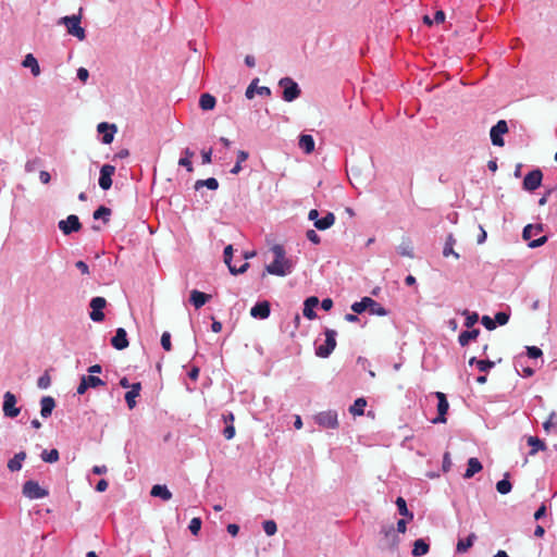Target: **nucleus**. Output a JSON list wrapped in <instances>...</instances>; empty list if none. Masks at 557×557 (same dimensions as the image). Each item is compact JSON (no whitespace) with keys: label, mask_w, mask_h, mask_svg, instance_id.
<instances>
[{"label":"nucleus","mask_w":557,"mask_h":557,"mask_svg":"<svg viewBox=\"0 0 557 557\" xmlns=\"http://www.w3.org/2000/svg\"><path fill=\"white\" fill-rule=\"evenodd\" d=\"M274 259L270 264L265 265L267 273L276 276H286L295 269V262L286 257L285 249L282 245H274L271 248Z\"/></svg>","instance_id":"obj_1"},{"label":"nucleus","mask_w":557,"mask_h":557,"mask_svg":"<svg viewBox=\"0 0 557 557\" xmlns=\"http://www.w3.org/2000/svg\"><path fill=\"white\" fill-rule=\"evenodd\" d=\"M81 20V14H73L61 17L59 24L64 25L70 35L76 37L78 40H84L86 38V30L82 27Z\"/></svg>","instance_id":"obj_2"},{"label":"nucleus","mask_w":557,"mask_h":557,"mask_svg":"<svg viewBox=\"0 0 557 557\" xmlns=\"http://www.w3.org/2000/svg\"><path fill=\"white\" fill-rule=\"evenodd\" d=\"M278 86L283 89L282 98L286 102H292L300 96L299 85L290 77L281 78Z\"/></svg>","instance_id":"obj_3"},{"label":"nucleus","mask_w":557,"mask_h":557,"mask_svg":"<svg viewBox=\"0 0 557 557\" xmlns=\"http://www.w3.org/2000/svg\"><path fill=\"white\" fill-rule=\"evenodd\" d=\"M325 342L315 348V355L321 358H327L336 347L337 332L332 329H326L324 332Z\"/></svg>","instance_id":"obj_4"},{"label":"nucleus","mask_w":557,"mask_h":557,"mask_svg":"<svg viewBox=\"0 0 557 557\" xmlns=\"http://www.w3.org/2000/svg\"><path fill=\"white\" fill-rule=\"evenodd\" d=\"M314 422L324 429H337L338 416L335 410L321 411L314 416Z\"/></svg>","instance_id":"obj_5"},{"label":"nucleus","mask_w":557,"mask_h":557,"mask_svg":"<svg viewBox=\"0 0 557 557\" xmlns=\"http://www.w3.org/2000/svg\"><path fill=\"white\" fill-rule=\"evenodd\" d=\"M23 495L29 499H40L47 497L49 492L41 487L37 481L28 480L23 484Z\"/></svg>","instance_id":"obj_6"},{"label":"nucleus","mask_w":557,"mask_h":557,"mask_svg":"<svg viewBox=\"0 0 557 557\" xmlns=\"http://www.w3.org/2000/svg\"><path fill=\"white\" fill-rule=\"evenodd\" d=\"M508 132V125L505 120H499L490 131L491 141L494 146L503 147L505 145L503 136Z\"/></svg>","instance_id":"obj_7"},{"label":"nucleus","mask_w":557,"mask_h":557,"mask_svg":"<svg viewBox=\"0 0 557 557\" xmlns=\"http://www.w3.org/2000/svg\"><path fill=\"white\" fill-rule=\"evenodd\" d=\"M16 397L11 392H5L3 395L2 410L4 417L15 418L20 414L21 408L16 407Z\"/></svg>","instance_id":"obj_8"},{"label":"nucleus","mask_w":557,"mask_h":557,"mask_svg":"<svg viewBox=\"0 0 557 557\" xmlns=\"http://www.w3.org/2000/svg\"><path fill=\"white\" fill-rule=\"evenodd\" d=\"M89 306L91 311L89 318L94 322H102L104 320L103 309L107 306V300L103 297L97 296L91 298Z\"/></svg>","instance_id":"obj_9"},{"label":"nucleus","mask_w":557,"mask_h":557,"mask_svg":"<svg viewBox=\"0 0 557 557\" xmlns=\"http://www.w3.org/2000/svg\"><path fill=\"white\" fill-rule=\"evenodd\" d=\"M435 397L437 398V417L432 420V423L440 424L446 422V414L449 409V404L446 398V395L442 392H435Z\"/></svg>","instance_id":"obj_10"},{"label":"nucleus","mask_w":557,"mask_h":557,"mask_svg":"<svg viewBox=\"0 0 557 557\" xmlns=\"http://www.w3.org/2000/svg\"><path fill=\"white\" fill-rule=\"evenodd\" d=\"M223 257H224V262H225V264L227 265V268L230 270V273L233 274V275L243 274L249 268V263L247 261L242 263L240 268H237L236 265L232 264V260H233V246L232 245H227L224 248Z\"/></svg>","instance_id":"obj_11"},{"label":"nucleus","mask_w":557,"mask_h":557,"mask_svg":"<svg viewBox=\"0 0 557 557\" xmlns=\"http://www.w3.org/2000/svg\"><path fill=\"white\" fill-rule=\"evenodd\" d=\"M58 227L64 235H70L78 232L82 228V224L76 214H70L65 220L59 221Z\"/></svg>","instance_id":"obj_12"},{"label":"nucleus","mask_w":557,"mask_h":557,"mask_svg":"<svg viewBox=\"0 0 557 557\" xmlns=\"http://www.w3.org/2000/svg\"><path fill=\"white\" fill-rule=\"evenodd\" d=\"M543 181V173L540 169L530 171L523 180V188L528 191L537 189Z\"/></svg>","instance_id":"obj_13"},{"label":"nucleus","mask_w":557,"mask_h":557,"mask_svg":"<svg viewBox=\"0 0 557 557\" xmlns=\"http://www.w3.org/2000/svg\"><path fill=\"white\" fill-rule=\"evenodd\" d=\"M115 172V166L111 164H103L100 169L99 186L103 190H108L112 186V175Z\"/></svg>","instance_id":"obj_14"},{"label":"nucleus","mask_w":557,"mask_h":557,"mask_svg":"<svg viewBox=\"0 0 557 557\" xmlns=\"http://www.w3.org/2000/svg\"><path fill=\"white\" fill-rule=\"evenodd\" d=\"M97 131L102 135L101 141L104 145H109L113 141L114 134L116 133V126L107 122H101L97 126Z\"/></svg>","instance_id":"obj_15"},{"label":"nucleus","mask_w":557,"mask_h":557,"mask_svg":"<svg viewBox=\"0 0 557 557\" xmlns=\"http://www.w3.org/2000/svg\"><path fill=\"white\" fill-rule=\"evenodd\" d=\"M222 420L224 423V429L222 430V434L226 440H232L235 436L234 413L232 411L224 412L222 414Z\"/></svg>","instance_id":"obj_16"},{"label":"nucleus","mask_w":557,"mask_h":557,"mask_svg":"<svg viewBox=\"0 0 557 557\" xmlns=\"http://www.w3.org/2000/svg\"><path fill=\"white\" fill-rule=\"evenodd\" d=\"M271 313V307L269 301H258L251 309H250V315L255 319L264 320L269 318Z\"/></svg>","instance_id":"obj_17"},{"label":"nucleus","mask_w":557,"mask_h":557,"mask_svg":"<svg viewBox=\"0 0 557 557\" xmlns=\"http://www.w3.org/2000/svg\"><path fill=\"white\" fill-rule=\"evenodd\" d=\"M128 338L125 329L117 327L114 336L111 338V345L116 350H123L128 347Z\"/></svg>","instance_id":"obj_18"},{"label":"nucleus","mask_w":557,"mask_h":557,"mask_svg":"<svg viewBox=\"0 0 557 557\" xmlns=\"http://www.w3.org/2000/svg\"><path fill=\"white\" fill-rule=\"evenodd\" d=\"M319 305V298L317 296H310L304 301V317L308 320H314L318 315L314 308Z\"/></svg>","instance_id":"obj_19"},{"label":"nucleus","mask_w":557,"mask_h":557,"mask_svg":"<svg viewBox=\"0 0 557 557\" xmlns=\"http://www.w3.org/2000/svg\"><path fill=\"white\" fill-rule=\"evenodd\" d=\"M258 82H259V79L255 78L251 81V83L247 87L246 92H245V96L247 99H252L256 92L259 94L260 96H270L271 95V89L267 86L258 87L257 86Z\"/></svg>","instance_id":"obj_20"},{"label":"nucleus","mask_w":557,"mask_h":557,"mask_svg":"<svg viewBox=\"0 0 557 557\" xmlns=\"http://www.w3.org/2000/svg\"><path fill=\"white\" fill-rule=\"evenodd\" d=\"M140 391H141V384H140V382H136V383H133L131 386V389L128 392H126L125 401L129 409L135 408V406H136L135 398L139 396Z\"/></svg>","instance_id":"obj_21"},{"label":"nucleus","mask_w":557,"mask_h":557,"mask_svg":"<svg viewBox=\"0 0 557 557\" xmlns=\"http://www.w3.org/2000/svg\"><path fill=\"white\" fill-rule=\"evenodd\" d=\"M483 466L481 461L475 458L471 457L468 459L467 469L463 473V479H471L474 474L479 473L482 470Z\"/></svg>","instance_id":"obj_22"},{"label":"nucleus","mask_w":557,"mask_h":557,"mask_svg":"<svg viewBox=\"0 0 557 557\" xmlns=\"http://www.w3.org/2000/svg\"><path fill=\"white\" fill-rule=\"evenodd\" d=\"M298 146L306 154H310L314 151L315 143L311 135L301 134L299 136Z\"/></svg>","instance_id":"obj_23"},{"label":"nucleus","mask_w":557,"mask_h":557,"mask_svg":"<svg viewBox=\"0 0 557 557\" xmlns=\"http://www.w3.org/2000/svg\"><path fill=\"white\" fill-rule=\"evenodd\" d=\"M40 414L42 418L47 419L51 416L55 407V400L51 396H44L40 400Z\"/></svg>","instance_id":"obj_24"},{"label":"nucleus","mask_w":557,"mask_h":557,"mask_svg":"<svg viewBox=\"0 0 557 557\" xmlns=\"http://www.w3.org/2000/svg\"><path fill=\"white\" fill-rule=\"evenodd\" d=\"M22 65L26 69H29L30 73L35 77L40 74V66L38 64V61L32 53L25 55Z\"/></svg>","instance_id":"obj_25"},{"label":"nucleus","mask_w":557,"mask_h":557,"mask_svg":"<svg viewBox=\"0 0 557 557\" xmlns=\"http://www.w3.org/2000/svg\"><path fill=\"white\" fill-rule=\"evenodd\" d=\"M210 296L200 290L194 289L190 293V302L194 305L196 309L201 308L209 300Z\"/></svg>","instance_id":"obj_26"},{"label":"nucleus","mask_w":557,"mask_h":557,"mask_svg":"<svg viewBox=\"0 0 557 557\" xmlns=\"http://www.w3.org/2000/svg\"><path fill=\"white\" fill-rule=\"evenodd\" d=\"M476 540L475 533H470L466 539H460L456 546L457 554L466 553L470 547L473 546Z\"/></svg>","instance_id":"obj_27"},{"label":"nucleus","mask_w":557,"mask_h":557,"mask_svg":"<svg viewBox=\"0 0 557 557\" xmlns=\"http://www.w3.org/2000/svg\"><path fill=\"white\" fill-rule=\"evenodd\" d=\"M150 495L153 497H159L162 500H170L172 498V493L168 486L161 484L153 485L150 491Z\"/></svg>","instance_id":"obj_28"},{"label":"nucleus","mask_w":557,"mask_h":557,"mask_svg":"<svg viewBox=\"0 0 557 557\" xmlns=\"http://www.w3.org/2000/svg\"><path fill=\"white\" fill-rule=\"evenodd\" d=\"M479 335H480L479 329L462 331L458 336V343L460 346L465 347L470 343V341L476 339V337Z\"/></svg>","instance_id":"obj_29"},{"label":"nucleus","mask_w":557,"mask_h":557,"mask_svg":"<svg viewBox=\"0 0 557 557\" xmlns=\"http://www.w3.org/2000/svg\"><path fill=\"white\" fill-rule=\"evenodd\" d=\"M382 533L389 541V548L395 549L398 546L399 539L396 534L395 528L393 524L383 527Z\"/></svg>","instance_id":"obj_30"},{"label":"nucleus","mask_w":557,"mask_h":557,"mask_svg":"<svg viewBox=\"0 0 557 557\" xmlns=\"http://www.w3.org/2000/svg\"><path fill=\"white\" fill-rule=\"evenodd\" d=\"M429 550H430L429 543H426V541L423 539H418L413 543V548H412L411 554L414 557H421V556L426 555L429 553Z\"/></svg>","instance_id":"obj_31"},{"label":"nucleus","mask_w":557,"mask_h":557,"mask_svg":"<svg viewBox=\"0 0 557 557\" xmlns=\"http://www.w3.org/2000/svg\"><path fill=\"white\" fill-rule=\"evenodd\" d=\"M26 458V453L25 451H20V453H16L14 455L13 458H11L9 461H8V469L11 471V472H16V471H20L22 469V463L23 461L25 460Z\"/></svg>","instance_id":"obj_32"},{"label":"nucleus","mask_w":557,"mask_h":557,"mask_svg":"<svg viewBox=\"0 0 557 557\" xmlns=\"http://www.w3.org/2000/svg\"><path fill=\"white\" fill-rule=\"evenodd\" d=\"M335 223V215L332 212H327L324 216L319 218L315 221L314 227L319 231H325L330 228Z\"/></svg>","instance_id":"obj_33"},{"label":"nucleus","mask_w":557,"mask_h":557,"mask_svg":"<svg viewBox=\"0 0 557 557\" xmlns=\"http://www.w3.org/2000/svg\"><path fill=\"white\" fill-rule=\"evenodd\" d=\"M182 153L183 157L180 158L178 165L185 168L187 172H193L194 168L190 159L194 157L195 152L189 148H185Z\"/></svg>","instance_id":"obj_34"},{"label":"nucleus","mask_w":557,"mask_h":557,"mask_svg":"<svg viewBox=\"0 0 557 557\" xmlns=\"http://www.w3.org/2000/svg\"><path fill=\"white\" fill-rule=\"evenodd\" d=\"M455 244H456V239H455L454 235L451 233L448 234L446 237V240H445L444 248H443L444 257L454 256L456 259L460 258L459 253L454 250Z\"/></svg>","instance_id":"obj_35"},{"label":"nucleus","mask_w":557,"mask_h":557,"mask_svg":"<svg viewBox=\"0 0 557 557\" xmlns=\"http://www.w3.org/2000/svg\"><path fill=\"white\" fill-rule=\"evenodd\" d=\"M524 358L520 357L516 359L515 367L519 375L523 377H530L534 374V369L529 366H523Z\"/></svg>","instance_id":"obj_36"},{"label":"nucleus","mask_w":557,"mask_h":557,"mask_svg":"<svg viewBox=\"0 0 557 557\" xmlns=\"http://www.w3.org/2000/svg\"><path fill=\"white\" fill-rule=\"evenodd\" d=\"M216 100L210 94H202L199 98V107L203 111L212 110L215 107Z\"/></svg>","instance_id":"obj_37"},{"label":"nucleus","mask_w":557,"mask_h":557,"mask_svg":"<svg viewBox=\"0 0 557 557\" xmlns=\"http://www.w3.org/2000/svg\"><path fill=\"white\" fill-rule=\"evenodd\" d=\"M542 231V224H528L523 227L522 237L523 239L529 240L532 236L540 234Z\"/></svg>","instance_id":"obj_38"},{"label":"nucleus","mask_w":557,"mask_h":557,"mask_svg":"<svg viewBox=\"0 0 557 557\" xmlns=\"http://www.w3.org/2000/svg\"><path fill=\"white\" fill-rule=\"evenodd\" d=\"M201 187H207L210 190H216L219 188V182L215 177L196 181L195 189L199 190Z\"/></svg>","instance_id":"obj_39"},{"label":"nucleus","mask_w":557,"mask_h":557,"mask_svg":"<svg viewBox=\"0 0 557 557\" xmlns=\"http://www.w3.org/2000/svg\"><path fill=\"white\" fill-rule=\"evenodd\" d=\"M371 305V297H362L360 301H356L351 305V310L357 313L361 314L366 310H369V307Z\"/></svg>","instance_id":"obj_40"},{"label":"nucleus","mask_w":557,"mask_h":557,"mask_svg":"<svg viewBox=\"0 0 557 557\" xmlns=\"http://www.w3.org/2000/svg\"><path fill=\"white\" fill-rule=\"evenodd\" d=\"M367 406V400L363 397L357 398L354 404L349 407V412L352 416H362L364 413V408Z\"/></svg>","instance_id":"obj_41"},{"label":"nucleus","mask_w":557,"mask_h":557,"mask_svg":"<svg viewBox=\"0 0 557 557\" xmlns=\"http://www.w3.org/2000/svg\"><path fill=\"white\" fill-rule=\"evenodd\" d=\"M111 216V209L106 206L98 207L94 213L92 218L95 220H102L103 223H108Z\"/></svg>","instance_id":"obj_42"},{"label":"nucleus","mask_w":557,"mask_h":557,"mask_svg":"<svg viewBox=\"0 0 557 557\" xmlns=\"http://www.w3.org/2000/svg\"><path fill=\"white\" fill-rule=\"evenodd\" d=\"M528 445L531 446L530 455H534L539 450L546 449L545 443L536 436H529Z\"/></svg>","instance_id":"obj_43"},{"label":"nucleus","mask_w":557,"mask_h":557,"mask_svg":"<svg viewBox=\"0 0 557 557\" xmlns=\"http://www.w3.org/2000/svg\"><path fill=\"white\" fill-rule=\"evenodd\" d=\"M395 504L397 506V510H398L399 515L406 517L408 520L413 519V513L411 511H409V509L407 507V503L401 496L396 498Z\"/></svg>","instance_id":"obj_44"},{"label":"nucleus","mask_w":557,"mask_h":557,"mask_svg":"<svg viewBox=\"0 0 557 557\" xmlns=\"http://www.w3.org/2000/svg\"><path fill=\"white\" fill-rule=\"evenodd\" d=\"M370 314L386 317L388 314V310L385 309L382 305L371 298V305L369 307Z\"/></svg>","instance_id":"obj_45"},{"label":"nucleus","mask_w":557,"mask_h":557,"mask_svg":"<svg viewBox=\"0 0 557 557\" xmlns=\"http://www.w3.org/2000/svg\"><path fill=\"white\" fill-rule=\"evenodd\" d=\"M59 457H60L59 451L55 448H52L50 450L45 449L41 453V459L48 463L57 462L59 460Z\"/></svg>","instance_id":"obj_46"},{"label":"nucleus","mask_w":557,"mask_h":557,"mask_svg":"<svg viewBox=\"0 0 557 557\" xmlns=\"http://www.w3.org/2000/svg\"><path fill=\"white\" fill-rule=\"evenodd\" d=\"M511 488H512V484L507 479V474L505 475L504 479H502L500 481H498L496 483V490L502 495H506V494L510 493Z\"/></svg>","instance_id":"obj_47"},{"label":"nucleus","mask_w":557,"mask_h":557,"mask_svg":"<svg viewBox=\"0 0 557 557\" xmlns=\"http://www.w3.org/2000/svg\"><path fill=\"white\" fill-rule=\"evenodd\" d=\"M82 377L84 379L89 388H97L99 386L106 385V382L96 375L89 374L83 375Z\"/></svg>","instance_id":"obj_48"},{"label":"nucleus","mask_w":557,"mask_h":557,"mask_svg":"<svg viewBox=\"0 0 557 557\" xmlns=\"http://www.w3.org/2000/svg\"><path fill=\"white\" fill-rule=\"evenodd\" d=\"M397 252L400 255V256H404V257H409V258H413L414 255H413V248L412 246L410 245L409 242H403L398 247H397Z\"/></svg>","instance_id":"obj_49"},{"label":"nucleus","mask_w":557,"mask_h":557,"mask_svg":"<svg viewBox=\"0 0 557 557\" xmlns=\"http://www.w3.org/2000/svg\"><path fill=\"white\" fill-rule=\"evenodd\" d=\"M462 314L466 315L465 326L467 329L472 327L479 321V314L476 312H469L468 310H465Z\"/></svg>","instance_id":"obj_50"},{"label":"nucleus","mask_w":557,"mask_h":557,"mask_svg":"<svg viewBox=\"0 0 557 557\" xmlns=\"http://www.w3.org/2000/svg\"><path fill=\"white\" fill-rule=\"evenodd\" d=\"M262 528H263L264 533L268 536L274 535L276 533V531H277V525H276V522L274 520H265L262 523Z\"/></svg>","instance_id":"obj_51"},{"label":"nucleus","mask_w":557,"mask_h":557,"mask_svg":"<svg viewBox=\"0 0 557 557\" xmlns=\"http://www.w3.org/2000/svg\"><path fill=\"white\" fill-rule=\"evenodd\" d=\"M50 385H51V377H50L48 371H46L42 375H40L38 377L37 386L40 389H47L50 387Z\"/></svg>","instance_id":"obj_52"},{"label":"nucleus","mask_w":557,"mask_h":557,"mask_svg":"<svg viewBox=\"0 0 557 557\" xmlns=\"http://www.w3.org/2000/svg\"><path fill=\"white\" fill-rule=\"evenodd\" d=\"M510 318V311H498L495 317L494 321L496 322V325H505L508 323Z\"/></svg>","instance_id":"obj_53"},{"label":"nucleus","mask_w":557,"mask_h":557,"mask_svg":"<svg viewBox=\"0 0 557 557\" xmlns=\"http://www.w3.org/2000/svg\"><path fill=\"white\" fill-rule=\"evenodd\" d=\"M202 521L200 518H193L189 522L188 529L193 535H197L201 529Z\"/></svg>","instance_id":"obj_54"},{"label":"nucleus","mask_w":557,"mask_h":557,"mask_svg":"<svg viewBox=\"0 0 557 557\" xmlns=\"http://www.w3.org/2000/svg\"><path fill=\"white\" fill-rule=\"evenodd\" d=\"M494 367H495V362L491 361L488 359H486V360L480 359V361L478 362V366H476V368L480 372H488Z\"/></svg>","instance_id":"obj_55"},{"label":"nucleus","mask_w":557,"mask_h":557,"mask_svg":"<svg viewBox=\"0 0 557 557\" xmlns=\"http://www.w3.org/2000/svg\"><path fill=\"white\" fill-rule=\"evenodd\" d=\"M161 346L165 351H170L172 349L171 344V334L170 332L165 331L161 335Z\"/></svg>","instance_id":"obj_56"},{"label":"nucleus","mask_w":557,"mask_h":557,"mask_svg":"<svg viewBox=\"0 0 557 557\" xmlns=\"http://www.w3.org/2000/svg\"><path fill=\"white\" fill-rule=\"evenodd\" d=\"M481 323L488 331H493L497 326L496 322L494 321V319H492L490 315H483L481 318Z\"/></svg>","instance_id":"obj_57"},{"label":"nucleus","mask_w":557,"mask_h":557,"mask_svg":"<svg viewBox=\"0 0 557 557\" xmlns=\"http://www.w3.org/2000/svg\"><path fill=\"white\" fill-rule=\"evenodd\" d=\"M527 354L528 357L532 359H537L543 355L542 350L536 346H528Z\"/></svg>","instance_id":"obj_58"},{"label":"nucleus","mask_w":557,"mask_h":557,"mask_svg":"<svg viewBox=\"0 0 557 557\" xmlns=\"http://www.w3.org/2000/svg\"><path fill=\"white\" fill-rule=\"evenodd\" d=\"M306 237L309 242H311L314 245H318L321 243V237L314 230H308L306 233Z\"/></svg>","instance_id":"obj_59"},{"label":"nucleus","mask_w":557,"mask_h":557,"mask_svg":"<svg viewBox=\"0 0 557 557\" xmlns=\"http://www.w3.org/2000/svg\"><path fill=\"white\" fill-rule=\"evenodd\" d=\"M40 164V159L38 158H35V159H32V160H28L26 163H25V171L27 173H32L34 172L37 166Z\"/></svg>","instance_id":"obj_60"},{"label":"nucleus","mask_w":557,"mask_h":557,"mask_svg":"<svg viewBox=\"0 0 557 557\" xmlns=\"http://www.w3.org/2000/svg\"><path fill=\"white\" fill-rule=\"evenodd\" d=\"M451 468V459H450V454L448 451H446L443 456V463H442V469H443V472H448Z\"/></svg>","instance_id":"obj_61"},{"label":"nucleus","mask_w":557,"mask_h":557,"mask_svg":"<svg viewBox=\"0 0 557 557\" xmlns=\"http://www.w3.org/2000/svg\"><path fill=\"white\" fill-rule=\"evenodd\" d=\"M546 242H547V236L544 235V236H541V237H539L536 239L530 240L528 246L530 248H537V247L543 246Z\"/></svg>","instance_id":"obj_62"},{"label":"nucleus","mask_w":557,"mask_h":557,"mask_svg":"<svg viewBox=\"0 0 557 557\" xmlns=\"http://www.w3.org/2000/svg\"><path fill=\"white\" fill-rule=\"evenodd\" d=\"M201 162L202 164H209L212 162V149L202 150L201 151Z\"/></svg>","instance_id":"obj_63"},{"label":"nucleus","mask_w":557,"mask_h":557,"mask_svg":"<svg viewBox=\"0 0 557 557\" xmlns=\"http://www.w3.org/2000/svg\"><path fill=\"white\" fill-rule=\"evenodd\" d=\"M546 516V505L543 503L534 512V519L536 521L543 519Z\"/></svg>","instance_id":"obj_64"}]
</instances>
